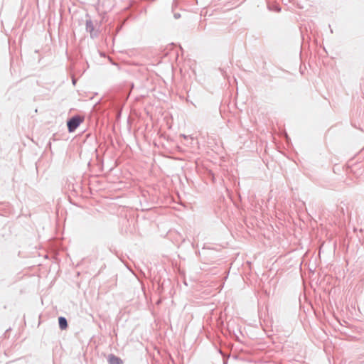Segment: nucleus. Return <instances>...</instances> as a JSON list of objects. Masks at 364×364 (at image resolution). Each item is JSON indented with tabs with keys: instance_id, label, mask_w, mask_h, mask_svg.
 Segmentation results:
<instances>
[{
	"instance_id": "1",
	"label": "nucleus",
	"mask_w": 364,
	"mask_h": 364,
	"mask_svg": "<svg viewBox=\"0 0 364 364\" xmlns=\"http://www.w3.org/2000/svg\"><path fill=\"white\" fill-rule=\"evenodd\" d=\"M82 122V118L77 115L70 118L67 122L68 131L70 132H74Z\"/></svg>"
},
{
	"instance_id": "2",
	"label": "nucleus",
	"mask_w": 364,
	"mask_h": 364,
	"mask_svg": "<svg viewBox=\"0 0 364 364\" xmlns=\"http://www.w3.org/2000/svg\"><path fill=\"white\" fill-rule=\"evenodd\" d=\"M86 31L90 33L92 38L97 35V32L95 31L94 25L91 19L86 20Z\"/></svg>"
},
{
	"instance_id": "3",
	"label": "nucleus",
	"mask_w": 364,
	"mask_h": 364,
	"mask_svg": "<svg viewBox=\"0 0 364 364\" xmlns=\"http://www.w3.org/2000/svg\"><path fill=\"white\" fill-rule=\"evenodd\" d=\"M109 364H122V360L114 355H109L108 357Z\"/></svg>"
},
{
	"instance_id": "4",
	"label": "nucleus",
	"mask_w": 364,
	"mask_h": 364,
	"mask_svg": "<svg viewBox=\"0 0 364 364\" xmlns=\"http://www.w3.org/2000/svg\"><path fill=\"white\" fill-rule=\"evenodd\" d=\"M58 324L60 329L64 330L68 327V321L65 317L60 316L58 318Z\"/></svg>"
},
{
	"instance_id": "5",
	"label": "nucleus",
	"mask_w": 364,
	"mask_h": 364,
	"mask_svg": "<svg viewBox=\"0 0 364 364\" xmlns=\"http://www.w3.org/2000/svg\"><path fill=\"white\" fill-rule=\"evenodd\" d=\"M174 17H175V18H178L181 17V15H180V14L176 13V14H174Z\"/></svg>"
}]
</instances>
